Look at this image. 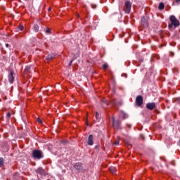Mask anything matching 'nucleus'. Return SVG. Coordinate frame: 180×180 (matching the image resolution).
Returning a JSON list of instances; mask_svg holds the SVG:
<instances>
[{
    "label": "nucleus",
    "instance_id": "nucleus-33",
    "mask_svg": "<svg viewBox=\"0 0 180 180\" xmlns=\"http://www.w3.org/2000/svg\"><path fill=\"white\" fill-rule=\"evenodd\" d=\"M179 146H180V141L179 142Z\"/></svg>",
    "mask_w": 180,
    "mask_h": 180
},
{
    "label": "nucleus",
    "instance_id": "nucleus-6",
    "mask_svg": "<svg viewBox=\"0 0 180 180\" xmlns=\"http://www.w3.org/2000/svg\"><path fill=\"white\" fill-rule=\"evenodd\" d=\"M141 24L142 25V26H143V27H147V26H148V22L147 21V18L142 17L141 20Z\"/></svg>",
    "mask_w": 180,
    "mask_h": 180
},
{
    "label": "nucleus",
    "instance_id": "nucleus-17",
    "mask_svg": "<svg viewBox=\"0 0 180 180\" xmlns=\"http://www.w3.org/2000/svg\"><path fill=\"white\" fill-rule=\"evenodd\" d=\"M31 68H32V66H26V68L25 69V72H29V71L30 70Z\"/></svg>",
    "mask_w": 180,
    "mask_h": 180
},
{
    "label": "nucleus",
    "instance_id": "nucleus-7",
    "mask_svg": "<svg viewBox=\"0 0 180 180\" xmlns=\"http://www.w3.org/2000/svg\"><path fill=\"white\" fill-rule=\"evenodd\" d=\"M13 79H15V77H13V71H11L8 75V81L10 84H13Z\"/></svg>",
    "mask_w": 180,
    "mask_h": 180
},
{
    "label": "nucleus",
    "instance_id": "nucleus-19",
    "mask_svg": "<svg viewBox=\"0 0 180 180\" xmlns=\"http://www.w3.org/2000/svg\"><path fill=\"white\" fill-rule=\"evenodd\" d=\"M96 120H99L101 117H99V113L98 112H96Z\"/></svg>",
    "mask_w": 180,
    "mask_h": 180
},
{
    "label": "nucleus",
    "instance_id": "nucleus-16",
    "mask_svg": "<svg viewBox=\"0 0 180 180\" xmlns=\"http://www.w3.org/2000/svg\"><path fill=\"white\" fill-rule=\"evenodd\" d=\"M39 27L37 25H34V32H39Z\"/></svg>",
    "mask_w": 180,
    "mask_h": 180
},
{
    "label": "nucleus",
    "instance_id": "nucleus-26",
    "mask_svg": "<svg viewBox=\"0 0 180 180\" xmlns=\"http://www.w3.org/2000/svg\"><path fill=\"white\" fill-rule=\"evenodd\" d=\"M37 120H38L39 123H43V121L40 118H38Z\"/></svg>",
    "mask_w": 180,
    "mask_h": 180
},
{
    "label": "nucleus",
    "instance_id": "nucleus-15",
    "mask_svg": "<svg viewBox=\"0 0 180 180\" xmlns=\"http://www.w3.org/2000/svg\"><path fill=\"white\" fill-rule=\"evenodd\" d=\"M164 8H165L164 3H160L158 9H160V11H162V9H164Z\"/></svg>",
    "mask_w": 180,
    "mask_h": 180
},
{
    "label": "nucleus",
    "instance_id": "nucleus-31",
    "mask_svg": "<svg viewBox=\"0 0 180 180\" xmlns=\"http://www.w3.org/2000/svg\"><path fill=\"white\" fill-rule=\"evenodd\" d=\"M176 2H180V0H176Z\"/></svg>",
    "mask_w": 180,
    "mask_h": 180
},
{
    "label": "nucleus",
    "instance_id": "nucleus-24",
    "mask_svg": "<svg viewBox=\"0 0 180 180\" xmlns=\"http://www.w3.org/2000/svg\"><path fill=\"white\" fill-rule=\"evenodd\" d=\"M19 29H20V30H23V29H24L23 25H20Z\"/></svg>",
    "mask_w": 180,
    "mask_h": 180
},
{
    "label": "nucleus",
    "instance_id": "nucleus-29",
    "mask_svg": "<svg viewBox=\"0 0 180 180\" xmlns=\"http://www.w3.org/2000/svg\"><path fill=\"white\" fill-rule=\"evenodd\" d=\"M105 105H109V103L108 101H104Z\"/></svg>",
    "mask_w": 180,
    "mask_h": 180
},
{
    "label": "nucleus",
    "instance_id": "nucleus-22",
    "mask_svg": "<svg viewBox=\"0 0 180 180\" xmlns=\"http://www.w3.org/2000/svg\"><path fill=\"white\" fill-rule=\"evenodd\" d=\"M74 61V59L71 60L70 62L69 63L68 65L69 67H71V65H72V62Z\"/></svg>",
    "mask_w": 180,
    "mask_h": 180
},
{
    "label": "nucleus",
    "instance_id": "nucleus-27",
    "mask_svg": "<svg viewBox=\"0 0 180 180\" xmlns=\"http://www.w3.org/2000/svg\"><path fill=\"white\" fill-rule=\"evenodd\" d=\"M7 117H11V112L7 113Z\"/></svg>",
    "mask_w": 180,
    "mask_h": 180
},
{
    "label": "nucleus",
    "instance_id": "nucleus-2",
    "mask_svg": "<svg viewBox=\"0 0 180 180\" xmlns=\"http://www.w3.org/2000/svg\"><path fill=\"white\" fill-rule=\"evenodd\" d=\"M32 157L36 160H41L44 155H43V152L40 150H34L32 151Z\"/></svg>",
    "mask_w": 180,
    "mask_h": 180
},
{
    "label": "nucleus",
    "instance_id": "nucleus-1",
    "mask_svg": "<svg viewBox=\"0 0 180 180\" xmlns=\"http://www.w3.org/2000/svg\"><path fill=\"white\" fill-rule=\"evenodd\" d=\"M171 24L169 25V28L172 29V26L174 27H178L179 26V21L174 15L170 16Z\"/></svg>",
    "mask_w": 180,
    "mask_h": 180
},
{
    "label": "nucleus",
    "instance_id": "nucleus-25",
    "mask_svg": "<svg viewBox=\"0 0 180 180\" xmlns=\"http://www.w3.org/2000/svg\"><path fill=\"white\" fill-rule=\"evenodd\" d=\"M115 146H119V141H116L114 143Z\"/></svg>",
    "mask_w": 180,
    "mask_h": 180
},
{
    "label": "nucleus",
    "instance_id": "nucleus-11",
    "mask_svg": "<svg viewBox=\"0 0 180 180\" xmlns=\"http://www.w3.org/2000/svg\"><path fill=\"white\" fill-rule=\"evenodd\" d=\"M37 174H39L40 175H46V172H44V170L43 169L42 167H39L37 169Z\"/></svg>",
    "mask_w": 180,
    "mask_h": 180
},
{
    "label": "nucleus",
    "instance_id": "nucleus-21",
    "mask_svg": "<svg viewBox=\"0 0 180 180\" xmlns=\"http://www.w3.org/2000/svg\"><path fill=\"white\" fill-rule=\"evenodd\" d=\"M51 30L50 28H46V33H51Z\"/></svg>",
    "mask_w": 180,
    "mask_h": 180
},
{
    "label": "nucleus",
    "instance_id": "nucleus-30",
    "mask_svg": "<svg viewBox=\"0 0 180 180\" xmlns=\"http://www.w3.org/2000/svg\"><path fill=\"white\" fill-rule=\"evenodd\" d=\"M6 47H9V44H6Z\"/></svg>",
    "mask_w": 180,
    "mask_h": 180
},
{
    "label": "nucleus",
    "instance_id": "nucleus-3",
    "mask_svg": "<svg viewBox=\"0 0 180 180\" xmlns=\"http://www.w3.org/2000/svg\"><path fill=\"white\" fill-rule=\"evenodd\" d=\"M124 11L125 13H129L131 11V4L130 1H126L124 5Z\"/></svg>",
    "mask_w": 180,
    "mask_h": 180
},
{
    "label": "nucleus",
    "instance_id": "nucleus-4",
    "mask_svg": "<svg viewBox=\"0 0 180 180\" xmlns=\"http://www.w3.org/2000/svg\"><path fill=\"white\" fill-rule=\"evenodd\" d=\"M120 121H115V117H112V126L114 129H120Z\"/></svg>",
    "mask_w": 180,
    "mask_h": 180
},
{
    "label": "nucleus",
    "instance_id": "nucleus-13",
    "mask_svg": "<svg viewBox=\"0 0 180 180\" xmlns=\"http://www.w3.org/2000/svg\"><path fill=\"white\" fill-rule=\"evenodd\" d=\"M120 117H122V119H127V114L122 111L120 113Z\"/></svg>",
    "mask_w": 180,
    "mask_h": 180
},
{
    "label": "nucleus",
    "instance_id": "nucleus-9",
    "mask_svg": "<svg viewBox=\"0 0 180 180\" xmlns=\"http://www.w3.org/2000/svg\"><path fill=\"white\" fill-rule=\"evenodd\" d=\"M146 108L149 109L150 110H153L155 108V103H149L146 105Z\"/></svg>",
    "mask_w": 180,
    "mask_h": 180
},
{
    "label": "nucleus",
    "instance_id": "nucleus-18",
    "mask_svg": "<svg viewBox=\"0 0 180 180\" xmlns=\"http://www.w3.org/2000/svg\"><path fill=\"white\" fill-rule=\"evenodd\" d=\"M4 159L2 158H0V167H4Z\"/></svg>",
    "mask_w": 180,
    "mask_h": 180
},
{
    "label": "nucleus",
    "instance_id": "nucleus-23",
    "mask_svg": "<svg viewBox=\"0 0 180 180\" xmlns=\"http://www.w3.org/2000/svg\"><path fill=\"white\" fill-rule=\"evenodd\" d=\"M103 68H104V70H106V68H108V64L103 65Z\"/></svg>",
    "mask_w": 180,
    "mask_h": 180
},
{
    "label": "nucleus",
    "instance_id": "nucleus-5",
    "mask_svg": "<svg viewBox=\"0 0 180 180\" xmlns=\"http://www.w3.org/2000/svg\"><path fill=\"white\" fill-rule=\"evenodd\" d=\"M136 103L137 106H141V105H143V97L141 96H138L136 97Z\"/></svg>",
    "mask_w": 180,
    "mask_h": 180
},
{
    "label": "nucleus",
    "instance_id": "nucleus-14",
    "mask_svg": "<svg viewBox=\"0 0 180 180\" xmlns=\"http://www.w3.org/2000/svg\"><path fill=\"white\" fill-rule=\"evenodd\" d=\"M110 171L111 173L115 174L116 173V167H110Z\"/></svg>",
    "mask_w": 180,
    "mask_h": 180
},
{
    "label": "nucleus",
    "instance_id": "nucleus-8",
    "mask_svg": "<svg viewBox=\"0 0 180 180\" xmlns=\"http://www.w3.org/2000/svg\"><path fill=\"white\" fill-rule=\"evenodd\" d=\"M88 145L89 146H93L94 145V136L89 135L88 138Z\"/></svg>",
    "mask_w": 180,
    "mask_h": 180
},
{
    "label": "nucleus",
    "instance_id": "nucleus-10",
    "mask_svg": "<svg viewBox=\"0 0 180 180\" xmlns=\"http://www.w3.org/2000/svg\"><path fill=\"white\" fill-rule=\"evenodd\" d=\"M74 167L75 168V169H77L78 171H81V169H82V164L77 162L75 165Z\"/></svg>",
    "mask_w": 180,
    "mask_h": 180
},
{
    "label": "nucleus",
    "instance_id": "nucleus-32",
    "mask_svg": "<svg viewBox=\"0 0 180 180\" xmlns=\"http://www.w3.org/2000/svg\"><path fill=\"white\" fill-rule=\"evenodd\" d=\"M49 11H51V8H49Z\"/></svg>",
    "mask_w": 180,
    "mask_h": 180
},
{
    "label": "nucleus",
    "instance_id": "nucleus-12",
    "mask_svg": "<svg viewBox=\"0 0 180 180\" xmlns=\"http://www.w3.org/2000/svg\"><path fill=\"white\" fill-rule=\"evenodd\" d=\"M54 57H56V55L54 53H51L48 55V56L46 57V60L48 61H50V60H53V58H54Z\"/></svg>",
    "mask_w": 180,
    "mask_h": 180
},
{
    "label": "nucleus",
    "instance_id": "nucleus-20",
    "mask_svg": "<svg viewBox=\"0 0 180 180\" xmlns=\"http://www.w3.org/2000/svg\"><path fill=\"white\" fill-rule=\"evenodd\" d=\"M116 100H112V101H111V104L112 105H116Z\"/></svg>",
    "mask_w": 180,
    "mask_h": 180
},
{
    "label": "nucleus",
    "instance_id": "nucleus-28",
    "mask_svg": "<svg viewBox=\"0 0 180 180\" xmlns=\"http://www.w3.org/2000/svg\"><path fill=\"white\" fill-rule=\"evenodd\" d=\"M122 77H125V78H127V75L124 74V75H122Z\"/></svg>",
    "mask_w": 180,
    "mask_h": 180
}]
</instances>
